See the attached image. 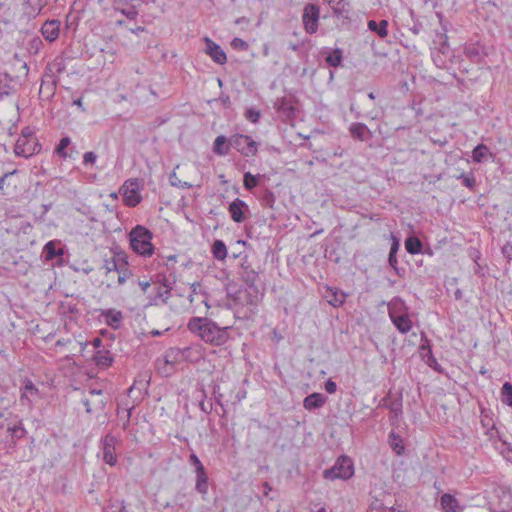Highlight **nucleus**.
<instances>
[{
  "label": "nucleus",
  "mask_w": 512,
  "mask_h": 512,
  "mask_svg": "<svg viewBox=\"0 0 512 512\" xmlns=\"http://www.w3.org/2000/svg\"><path fill=\"white\" fill-rule=\"evenodd\" d=\"M503 455L508 461L512 462V448L510 446L506 447Z\"/></svg>",
  "instance_id": "64"
},
{
  "label": "nucleus",
  "mask_w": 512,
  "mask_h": 512,
  "mask_svg": "<svg viewBox=\"0 0 512 512\" xmlns=\"http://www.w3.org/2000/svg\"><path fill=\"white\" fill-rule=\"evenodd\" d=\"M380 111L379 110H371L369 112H367L365 115H363V117L365 118H368V119H371V120H375V119H378L380 117Z\"/></svg>",
  "instance_id": "60"
},
{
  "label": "nucleus",
  "mask_w": 512,
  "mask_h": 512,
  "mask_svg": "<svg viewBox=\"0 0 512 512\" xmlns=\"http://www.w3.org/2000/svg\"><path fill=\"white\" fill-rule=\"evenodd\" d=\"M501 401L512 407V384L510 382H505L501 388Z\"/></svg>",
  "instance_id": "41"
},
{
  "label": "nucleus",
  "mask_w": 512,
  "mask_h": 512,
  "mask_svg": "<svg viewBox=\"0 0 512 512\" xmlns=\"http://www.w3.org/2000/svg\"><path fill=\"white\" fill-rule=\"evenodd\" d=\"M481 424L487 429V434L492 437V431L495 430V424L493 419L487 413L482 412Z\"/></svg>",
  "instance_id": "49"
},
{
  "label": "nucleus",
  "mask_w": 512,
  "mask_h": 512,
  "mask_svg": "<svg viewBox=\"0 0 512 512\" xmlns=\"http://www.w3.org/2000/svg\"><path fill=\"white\" fill-rule=\"evenodd\" d=\"M320 18V7L317 4L308 3L304 6L302 22L304 29L309 34H314L318 30Z\"/></svg>",
  "instance_id": "8"
},
{
  "label": "nucleus",
  "mask_w": 512,
  "mask_h": 512,
  "mask_svg": "<svg viewBox=\"0 0 512 512\" xmlns=\"http://www.w3.org/2000/svg\"><path fill=\"white\" fill-rule=\"evenodd\" d=\"M246 394H247V393H246V390H244V389H239V390L236 392L235 400H234V404L241 402V401L246 397Z\"/></svg>",
  "instance_id": "62"
},
{
  "label": "nucleus",
  "mask_w": 512,
  "mask_h": 512,
  "mask_svg": "<svg viewBox=\"0 0 512 512\" xmlns=\"http://www.w3.org/2000/svg\"><path fill=\"white\" fill-rule=\"evenodd\" d=\"M457 179L462 180V184L471 190H473L476 186V178L472 173H462L459 176H457Z\"/></svg>",
  "instance_id": "46"
},
{
  "label": "nucleus",
  "mask_w": 512,
  "mask_h": 512,
  "mask_svg": "<svg viewBox=\"0 0 512 512\" xmlns=\"http://www.w3.org/2000/svg\"><path fill=\"white\" fill-rule=\"evenodd\" d=\"M61 22L56 19L46 20L41 26V34L48 42H54L60 33Z\"/></svg>",
  "instance_id": "19"
},
{
  "label": "nucleus",
  "mask_w": 512,
  "mask_h": 512,
  "mask_svg": "<svg viewBox=\"0 0 512 512\" xmlns=\"http://www.w3.org/2000/svg\"><path fill=\"white\" fill-rule=\"evenodd\" d=\"M59 80L60 79H55L46 74H43L40 86V94H44L47 99L53 97L55 95Z\"/></svg>",
  "instance_id": "25"
},
{
  "label": "nucleus",
  "mask_w": 512,
  "mask_h": 512,
  "mask_svg": "<svg viewBox=\"0 0 512 512\" xmlns=\"http://www.w3.org/2000/svg\"><path fill=\"white\" fill-rule=\"evenodd\" d=\"M333 15L342 20L350 22L352 20V7L348 0H342L339 2Z\"/></svg>",
  "instance_id": "27"
},
{
  "label": "nucleus",
  "mask_w": 512,
  "mask_h": 512,
  "mask_svg": "<svg viewBox=\"0 0 512 512\" xmlns=\"http://www.w3.org/2000/svg\"><path fill=\"white\" fill-rule=\"evenodd\" d=\"M189 463L195 467V473L205 472V468L195 453H191L189 456Z\"/></svg>",
  "instance_id": "51"
},
{
  "label": "nucleus",
  "mask_w": 512,
  "mask_h": 512,
  "mask_svg": "<svg viewBox=\"0 0 512 512\" xmlns=\"http://www.w3.org/2000/svg\"><path fill=\"white\" fill-rule=\"evenodd\" d=\"M187 328L192 334L212 346H222L230 338L229 326L220 327L207 317H192L188 321Z\"/></svg>",
  "instance_id": "1"
},
{
  "label": "nucleus",
  "mask_w": 512,
  "mask_h": 512,
  "mask_svg": "<svg viewBox=\"0 0 512 512\" xmlns=\"http://www.w3.org/2000/svg\"><path fill=\"white\" fill-rule=\"evenodd\" d=\"M237 273L240 279L252 290V292L248 293L243 303L246 305H256L258 302V288L256 283L259 280V270L253 266L248 255L241 257Z\"/></svg>",
  "instance_id": "2"
},
{
  "label": "nucleus",
  "mask_w": 512,
  "mask_h": 512,
  "mask_svg": "<svg viewBox=\"0 0 512 512\" xmlns=\"http://www.w3.org/2000/svg\"><path fill=\"white\" fill-rule=\"evenodd\" d=\"M120 263L117 260L106 259L103 264V269H105L106 274L110 272L116 271L119 268Z\"/></svg>",
  "instance_id": "52"
},
{
  "label": "nucleus",
  "mask_w": 512,
  "mask_h": 512,
  "mask_svg": "<svg viewBox=\"0 0 512 512\" xmlns=\"http://www.w3.org/2000/svg\"><path fill=\"white\" fill-rule=\"evenodd\" d=\"M71 145L70 137L66 136L61 138L60 142L54 150V154L58 155L61 159L66 160L68 158V148Z\"/></svg>",
  "instance_id": "36"
},
{
  "label": "nucleus",
  "mask_w": 512,
  "mask_h": 512,
  "mask_svg": "<svg viewBox=\"0 0 512 512\" xmlns=\"http://www.w3.org/2000/svg\"><path fill=\"white\" fill-rule=\"evenodd\" d=\"M402 395L400 394L398 398L391 400L389 405H387V409L392 414L391 418L397 419L400 415H402Z\"/></svg>",
  "instance_id": "40"
},
{
  "label": "nucleus",
  "mask_w": 512,
  "mask_h": 512,
  "mask_svg": "<svg viewBox=\"0 0 512 512\" xmlns=\"http://www.w3.org/2000/svg\"><path fill=\"white\" fill-rule=\"evenodd\" d=\"M419 350H420L421 357L425 361V363L428 366H430L431 368H433L434 370L438 371L439 365L437 363L436 358L434 357V355L432 353L430 341L428 340V338L426 337L425 334H422V336H421V344L419 346Z\"/></svg>",
  "instance_id": "18"
},
{
  "label": "nucleus",
  "mask_w": 512,
  "mask_h": 512,
  "mask_svg": "<svg viewBox=\"0 0 512 512\" xmlns=\"http://www.w3.org/2000/svg\"><path fill=\"white\" fill-rule=\"evenodd\" d=\"M96 159H97V156L94 152L92 151H89V152H86L84 155H83V164L85 165H93L95 162H96Z\"/></svg>",
  "instance_id": "55"
},
{
  "label": "nucleus",
  "mask_w": 512,
  "mask_h": 512,
  "mask_svg": "<svg viewBox=\"0 0 512 512\" xmlns=\"http://www.w3.org/2000/svg\"><path fill=\"white\" fill-rule=\"evenodd\" d=\"M260 177V174L253 175L250 172H245L243 175V185L245 189L248 191L253 190L259 184Z\"/></svg>",
  "instance_id": "39"
},
{
  "label": "nucleus",
  "mask_w": 512,
  "mask_h": 512,
  "mask_svg": "<svg viewBox=\"0 0 512 512\" xmlns=\"http://www.w3.org/2000/svg\"><path fill=\"white\" fill-rule=\"evenodd\" d=\"M389 444H390V447L392 448V450L397 454V455H401L403 452H404V444H403V439L395 434L394 432H391L389 434Z\"/></svg>",
  "instance_id": "38"
},
{
  "label": "nucleus",
  "mask_w": 512,
  "mask_h": 512,
  "mask_svg": "<svg viewBox=\"0 0 512 512\" xmlns=\"http://www.w3.org/2000/svg\"><path fill=\"white\" fill-rule=\"evenodd\" d=\"M494 158V154L489 150L488 146L481 143L478 144L472 151V159L476 163H482L487 160V158Z\"/></svg>",
  "instance_id": "29"
},
{
  "label": "nucleus",
  "mask_w": 512,
  "mask_h": 512,
  "mask_svg": "<svg viewBox=\"0 0 512 512\" xmlns=\"http://www.w3.org/2000/svg\"><path fill=\"white\" fill-rule=\"evenodd\" d=\"M93 359L95 364L101 368H107L112 365L114 359L110 351L99 349L95 352Z\"/></svg>",
  "instance_id": "28"
},
{
  "label": "nucleus",
  "mask_w": 512,
  "mask_h": 512,
  "mask_svg": "<svg viewBox=\"0 0 512 512\" xmlns=\"http://www.w3.org/2000/svg\"><path fill=\"white\" fill-rule=\"evenodd\" d=\"M231 147L230 138L219 135L214 140L212 151L218 156H227L230 153Z\"/></svg>",
  "instance_id": "24"
},
{
  "label": "nucleus",
  "mask_w": 512,
  "mask_h": 512,
  "mask_svg": "<svg viewBox=\"0 0 512 512\" xmlns=\"http://www.w3.org/2000/svg\"><path fill=\"white\" fill-rule=\"evenodd\" d=\"M262 205L272 208L275 203V196L272 191L265 189L260 197Z\"/></svg>",
  "instance_id": "48"
},
{
  "label": "nucleus",
  "mask_w": 512,
  "mask_h": 512,
  "mask_svg": "<svg viewBox=\"0 0 512 512\" xmlns=\"http://www.w3.org/2000/svg\"><path fill=\"white\" fill-rule=\"evenodd\" d=\"M245 117L252 123H257L261 117L260 111L249 108L246 110Z\"/></svg>",
  "instance_id": "53"
},
{
  "label": "nucleus",
  "mask_w": 512,
  "mask_h": 512,
  "mask_svg": "<svg viewBox=\"0 0 512 512\" xmlns=\"http://www.w3.org/2000/svg\"><path fill=\"white\" fill-rule=\"evenodd\" d=\"M405 248L409 254L416 255L421 253L423 244L416 236H410L405 240Z\"/></svg>",
  "instance_id": "33"
},
{
  "label": "nucleus",
  "mask_w": 512,
  "mask_h": 512,
  "mask_svg": "<svg viewBox=\"0 0 512 512\" xmlns=\"http://www.w3.org/2000/svg\"><path fill=\"white\" fill-rule=\"evenodd\" d=\"M354 475V465L350 457L342 455L335 464L323 471V477L327 480H348Z\"/></svg>",
  "instance_id": "5"
},
{
  "label": "nucleus",
  "mask_w": 512,
  "mask_h": 512,
  "mask_svg": "<svg viewBox=\"0 0 512 512\" xmlns=\"http://www.w3.org/2000/svg\"><path fill=\"white\" fill-rule=\"evenodd\" d=\"M113 260H117L120 264H123L124 267H128V260H127V255L126 253L120 251V252H115V256L113 257Z\"/></svg>",
  "instance_id": "57"
},
{
  "label": "nucleus",
  "mask_w": 512,
  "mask_h": 512,
  "mask_svg": "<svg viewBox=\"0 0 512 512\" xmlns=\"http://www.w3.org/2000/svg\"><path fill=\"white\" fill-rule=\"evenodd\" d=\"M350 134L354 139L360 141L368 140L371 136L369 128L363 123H353L349 128Z\"/></svg>",
  "instance_id": "26"
},
{
  "label": "nucleus",
  "mask_w": 512,
  "mask_h": 512,
  "mask_svg": "<svg viewBox=\"0 0 512 512\" xmlns=\"http://www.w3.org/2000/svg\"><path fill=\"white\" fill-rule=\"evenodd\" d=\"M324 387H325L326 392L329 394H333L337 391V384L332 379H328L325 382Z\"/></svg>",
  "instance_id": "59"
},
{
  "label": "nucleus",
  "mask_w": 512,
  "mask_h": 512,
  "mask_svg": "<svg viewBox=\"0 0 512 512\" xmlns=\"http://www.w3.org/2000/svg\"><path fill=\"white\" fill-rule=\"evenodd\" d=\"M124 200L125 204L130 207H135L142 200V197L139 194V184L137 179L126 181Z\"/></svg>",
  "instance_id": "13"
},
{
  "label": "nucleus",
  "mask_w": 512,
  "mask_h": 512,
  "mask_svg": "<svg viewBox=\"0 0 512 512\" xmlns=\"http://www.w3.org/2000/svg\"><path fill=\"white\" fill-rule=\"evenodd\" d=\"M41 144L37 138H18L14 147L17 156L29 158L41 151Z\"/></svg>",
  "instance_id": "9"
},
{
  "label": "nucleus",
  "mask_w": 512,
  "mask_h": 512,
  "mask_svg": "<svg viewBox=\"0 0 512 512\" xmlns=\"http://www.w3.org/2000/svg\"><path fill=\"white\" fill-rule=\"evenodd\" d=\"M18 138H37V137L35 136L34 130L29 126H26L22 129L21 134Z\"/></svg>",
  "instance_id": "58"
},
{
  "label": "nucleus",
  "mask_w": 512,
  "mask_h": 512,
  "mask_svg": "<svg viewBox=\"0 0 512 512\" xmlns=\"http://www.w3.org/2000/svg\"><path fill=\"white\" fill-rule=\"evenodd\" d=\"M20 403L22 406H26L29 409L32 408L34 401L39 397V390L29 379L24 381L23 386L20 389Z\"/></svg>",
  "instance_id": "11"
},
{
  "label": "nucleus",
  "mask_w": 512,
  "mask_h": 512,
  "mask_svg": "<svg viewBox=\"0 0 512 512\" xmlns=\"http://www.w3.org/2000/svg\"><path fill=\"white\" fill-rule=\"evenodd\" d=\"M230 144L246 158L254 157L258 153L259 144L248 135L234 134L230 137Z\"/></svg>",
  "instance_id": "7"
},
{
  "label": "nucleus",
  "mask_w": 512,
  "mask_h": 512,
  "mask_svg": "<svg viewBox=\"0 0 512 512\" xmlns=\"http://www.w3.org/2000/svg\"><path fill=\"white\" fill-rule=\"evenodd\" d=\"M66 69L65 59L61 56H57L52 62L48 63L45 68L44 74L59 79V75Z\"/></svg>",
  "instance_id": "22"
},
{
  "label": "nucleus",
  "mask_w": 512,
  "mask_h": 512,
  "mask_svg": "<svg viewBox=\"0 0 512 512\" xmlns=\"http://www.w3.org/2000/svg\"><path fill=\"white\" fill-rule=\"evenodd\" d=\"M152 238V232L142 225L135 226L129 233L132 250L143 257H150L154 253Z\"/></svg>",
  "instance_id": "3"
},
{
  "label": "nucleus",
  "mask_w": 512,
  "mask_h": 512,
  "mask_svg": "<svg viewBox=\"0 0 512 512\" xmlns=\"http://www.w3.org/2000/svg\"><path fill=\"white\" fill-rule=\"evenodd\" d=\"M195 489L202 495H206L208 492V475L205 472L196 474V485Z\"/></svg>",
  "instance_id": "37"
},
{
  "label": "nucleus",
  "mask_w": 512,
  "mask_h": 512,
  "mask_svg": "<svg viewBox=\"0 0 512 512\" xmlns=\"http://www.w3.org/2000/svg\"><path fill=\"white\" fill-rule=\"evenodd\" d=\"M116 272H118V285H123L131 276V271L128 267H124L123 264L119 265V268L116 270Z\"/></svg>",
  "instance_id": "50"
},
{
  "label": "nucleus",
  "mask_w": 512,
  "mask_h": 512,
  "mask_svg": "<svg viewBox=\"0 0 512 512\" xmlns=\"http://www.w3.org/2000/svg\"><path fill=\"white\" fill-rule=\"evenodd\" d=\"M172 286L166 285V288H162V286H154L151 293L148 294L147 298L149 300L148 304L150 306H159L164 305L168 302V299L171 297Z\"/></svg>",
  "instance_id": "12"
},
{
  "label": "nucleus",
  "mask_w": 512,
  "mask_h": 512,
  "mask_svg": "<svg viewBox=\"0 0 512 512\" xmlns=\"http://www.w3.org/2000/svg\"><path fill=\"white\" fill-rule=\"evenodd\" d=\"M274 108L283 119L288 120L296 117V108L291 98H278L274 103Z\"/></svg>",
  "instance_id": "15"
},
{
  "label": "nucleus",
  "mask_w": 512,
  "mask_h": 512,
  "mask_svg": "<svg viewBox=\"0 0 512 512\" xmlns=\"http://www.w3.org/2000/svg\"><path fill=\"white\" fill-rule=\"evenodd\" d=\"M21 2L24 13L34 18L48 5L49 0H21Z\"/></svg>",
  "instance_id": "20"
},
{
  "label": "nucleus",
  "mask_w": 512,
  "mask_h": 512,
  "mask_svg": "<svg viewBox=\"0 0 512 512\" xmlns=\"http://www.w3.org/2000/svg\"><path fill=\"white\" fill-rule=\"evenodd\" d=\"M43 253L46 260H53L57 256L63 255L62 249H57L55 241H49L43 248Z\"/></svg>",
  "instance_id": "35"
},
{
  "label": "nucleus",
  "mask_w": 512,
  "mask_h": 512,
  "mask_svg": "<svg viewBox=\"0 0 512 512\" xmlns=\"http://www.w3.org/2000/svg\"><path fill=\"white\" fill-rule=\"evenodd\" d=\"M367 26L370 31L375 32L380 38H385L388 35L387 20H381L379 23L375 20H369Z\"/></svg>",
  "instance_id": "31"
},
{
  "label": "nucleus",
  "mask_w": 512,
  "mask_h": 512,
  "mask_svg": "<svg viewBox=\"0 0 512 512\" xmlns=\"http://www.w3.org/2000/svg\"><path fill=\"white\" fill-rule=\"evenodd\" d=\"M7 431L9 432V434L11 436V444L13 446H15L17 441L22 439L26 434V430H25L21 420L18 421L13 426H9Z\"/></svg>",
  "instance_id": "32"
},
{
  "label": "nucleus",
  "mask_w": 512,
  "mask_h": 512,
  "mask_svg": "<svg viewBox=\"0 0 512 512\" xmlns=\"http://www.w3.org/2000/svg\"><path fill=\"white\" fill-rule=\"evenodd\" d=\"M150 384V377L146 374L139 375L133 382L132 386L127 390V394L129 397H133L136 392H138V395H136L133 399V404L131 407L127 408V415H126V422L124 423V428H126L130 423V418L132 414V410L135 408L136 405H138L142 400V393H147V389Z\"/></svg>",
  "instance_id": "6"
},
{
  "label": "nucleus",
  "mask_w": 512,
  "mask_h": 512,
  "mask_svg": "<svg viewBox=\"0 0 512 512\" xmlns=\"http://www.w3.org/2000/svg\"><path fill=\"white\" fill-rule=\"evenodd\" d=\"M205 53L217 64L223 65L227 61L225 51L209 37L204 38Z\"/></svg>",
  "instance_id": "14"
},
{
  "label": "nucleus",
  "mask_w": 512,
  "mask_h": 512,
  "mask_svg": "<svg viewBox=\"0 0 512 512\" xmlns=\"http://www.w3.org/2000/svg\"><path fill=\"white\" fill-rule=\"evenodd\" d=\"M121 13L127 17L129 20H135L138 16V11L135 7H130L128 9H122Z\"/></svg>",
  "instance_id": "56"
},
{
  "label": "nucleus",
  "mask_w": 512,
  "mask_h": 512,
  "mask_svg": "<svg viewBox=\"0 0 512 512\" xmlns=\"http://www.w3.org/2000/svg\"><path fill=\"white\" fill-rule=\"evenodd\" d=\"M228 211L234 222L242 223L246 219L245 212H248L249 208L245 201L236 198L229 204Z\"/></svg>",
  "instance_id": "17"
},
{
  "label": "nucleus",
  "mask_w": 512,
  "mask_h": 512,
  "mask_svg": "<svg viewBox=\"0 0 512 512\" xmlns=\"http://www.w3.org/2000/svg\"><path fill=\"white\" fill-rule=\"evenodd\" d=\"M213 257L219 261L226 259L228 251L225 243L222 240H215L212 245Z\"/></svg>",
  "instance_id": "34"
},
{
  "label": "nucleus",
  "mask_w": 512,
  "mask_h": 512,
  "mask_svg": "<svg viewBox=\"0 0 512 512\" xmlns=\"http://www.w3.org/2000/svg\"><path fill=\"white\" fill-rule=\"evenodd\" d=\"M157 278V282L161 283L158 286H162V288H166V285L172 286V283L164 275H158Z\"/></svg>",
  "instance_id": "63"
},
{
  "label": "nucleus",
  "mask_w": 512,
  "mask_h": 512,
  "mask_svg": "<svg viewBox=\"0 0 512 512\" xmlns=\"http://www.w3.org/2000/svg\"><path fill=\"white\" fill-rule=\"evenodd\" d=\"M231 46L234 48V49H237V50H247L248 49V44L246 41H244L243 39L241 38H234L232 41H231Z\"/></svg>",
  "instance_id": "54"
},
{
  "label": "nucleus",
  "mask_w": 512,
  "mask_h": 512,
  "mask_svg": "<svg viewBox=\"0 0 512 512\" xmlns=\"http://www.w3.org/2000/svg\"><path fill=\"white\" fill-rule=\"evenodd\" d=\"M116 441V437L110 433L105 435V437L101 440L103 452L102 459L105 463L109 464L110 466H115L117 463L115 447Z\"/></svg>",
  "instance_id": "10"
},
{
  "label": "nucleus",
  "mask_w": 512,
  "mask_h": 512,
  "mask_svg": "<svg viewBox=\"0 0 512 512\" xmlns=\"http://www.w3.org/2000/svg\"><path fill=\"white\" fill-rule=\"evenodd\" d=\"M42 46H43V41L41 40V38L38 36H35L29 40V42L27 44V51L31 55H36L41 50Z\"/></svg>",
  "instance_id": "44"
},
{
  "label": "nucleus",
  "mask_w": 512,
  "mask_h": 512,
  "mask_svg": "<svg viewBox=\"0 0 512 512\" xmlns=\"http://www.w3.org/2000/svg\"><path fill=\"white\" fill-rule=\"evenodd\" d=\"M326 62L331 67H338L342 62V52L339 49H335L330 52L326 57Z\"/></svg>",
  "instance_id": "43"
},
{
  "label": "nucleus",
  "mask_w": 512,
  "mask_h": 512,
  "mask_svg": "<svg viewBox=\"0 0 512 512\" xmlns=\"http://www.w3.org/2000/svg\"><path fill=\"white\" fill-rule=\"evenodd\" d=\"M326 402L327 397L324 394L314 392L304 398L303 407L308 411H312L321 408Z\"/></svg>",
  "instance_id": "21"
},
{
  "label": "nucleus",
  "mask_w": 512,
  "mask_h": 512,
  "mask_svg": "<svg viewBox=\"0 0 512 512\" xmlns=\"http://www.w3.org/2000/svg\"><path fill=\"white\" fill-rule=\"evenodd\" d=\"M388 315L397 330L406 334L412 329V321L408 315V308L400 297H394L388 303Z\"/></svg>",
  "instance_id": "4"
},
{
  "label": "nucleus",
  "mask_w": 512,
  "mask_h": 512,
  "mask_svg": "<svg viewBox=\"0 0 512 512\" xmlns=\"http://www.w3.org/2000/svg\"><path fill=\"white\" fill-rule=\"evenodd\" d=\"M502 253L509 259L512 258V244L510 243H506L503 247H502Z\"/></svg>",
  "instance_id": "61"
},
{
  "label": "nucleus",
  "mask_w": 512,
  "mask_h": 512,
  "mask_svg": "<svg viewBox=\"0 0 512 512\" xmlns=\"http://www.w3.org/2000/svg\"><path fill=\"white\" fill-rule=\"evenodd\" d=\"M393 239H394V241L391 245L390 252L388 255V262L392 268L397 270L398 260H397L396 254L399 249V241L395 237H393Z\"/></svg>",
  "instance_id": "42"
},
{
  "label": "nucleus",
  "mask_w": 512,
  "mask_h": 512,
  "mask_svg": "<svg viewBox=\"0 0 512 512\" xmlns=\"http://www.w3.org/2000/svg\"><path fill=\"white\" fill-rule=\"evenodd\" d=\"M464 52L466 57L474 63H479L482 59L479 48L474 45L466 47Z\"/></svg>",
  "instance_id": "45"
},
{
  "label": "nucleus",
  "mask_w": 512,
  "mask_h": 512,
  "mask_svg": "<svg viewBox=\"0 0 512 512\" xmlns=\"http://www.w3.org/2000/svg\"><path fill=\"white\" fill-rule=\"evenodd\" d=\"M169 182H170L171 186H173V187L183 188V189H190V188H192V185L190 183L181 181L178 178L176 172H172L169 175Z\"/></svg>",
  "instance_id": "47"
},
{
  "label": "nucleus",
  "mask_w": 512,
  "mask_h": 512,
  "mask_svg": "<svg viewBox=\"0 0 512 512\" xmlns=\"http://www.w3.org/2000/svg\"><path fill=\"white\" fill-rule=\"evenodd\" d=\"M323 298L333 307H340L346 301V293L338 288L325 286L322 292Z\"/></svg>",
  "instance_id": "16"
},
{
  "label": "nucleus",
  "mask_w": 512,
  "mask_h": 512,
  "mask_svg": "<svg viewBox=\"0 0 512 512\" xmlns=\"http://www.w3.org/2000/svg\"><path fill=\"white\" fill-rule=\"evenodd\" d=\"M101 316L104 318L105 323L112 329H118L123 318L122 312L116 309L101 310Z\"/></svg>",
  "instance_id": "23"
},
{
  "label": "nucleus",
  "mask_w": 512,
  "mask_h": 512,
  "mask_svg": "<svg viewBox=\"0 0 512 512\" xmlns=\"http://www.w3.org/2000/svg\"><path fill=\"white\" fill-rule=\"evenodd\" d=\"M440 504L445 512H459L461 510L458 500L449 493H445L441 496Z\"/></svg>",
  "instance_id": "30"
}]
</instances>
